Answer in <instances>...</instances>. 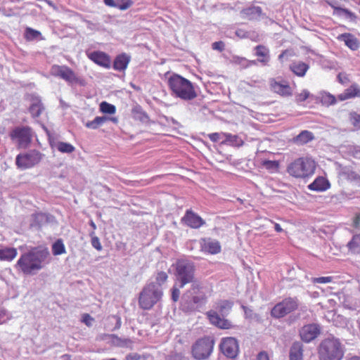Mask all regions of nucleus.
I'll use <instances>...</instances> for the list:
<instances>
[{"label": "nucleus", "mask_w": 360, "mask_h": 360, "mask_svg": "<svg viewBox=\"0 0 360 360\" xmlns=\"http://www.w3.org/2000/svg\"><path fill=\"white\" fill-rule=\"evenodd\" d=\"M49 257L47 248H32L20 255L15 268L25 275H34L44 267Z\"/></svg>", "instance_id": "obj_1"}, {"label": "nucleus", "mask_w": 360, "mask_h": 360, "mask_svg": "<svg viewBox=\"0 0 360 360\" xmlns=\"http://www.w3.org/2000/svg\"><path fill=\"white\" fill-rule=\"evenodd\" d=\"M317 163L311 156L299 157L288 163L286 172L296 179L307 180L315 173Z\"/></svg>", "instance_id": "obj_2"}, {"label": "nucleus", "mask_w": 360, "mask_h": 360, "mask_svg": "<svg viewBox=\"0 0 360 360\" xmlns=\"http://www.w3.org/2000/svg\"><path fill=\"white\" fill-rule=\"evenodd\" d=\"M167 84L175 97L184 101H191L197 97L192 82L178 74H172L168 78Z\"/></svg>", "instance_id": "obj_3"}, {"label": "nucleus", "mask_w": 360, "mask_h": 360, "mask_svg": "<svg viewBox=\"0 0 360 360\" xmlns=\"http://www.w3.org/2000/svg\"><path fill=\"white\" fill-rule=\"evenodd\" d=\"M233 306V302L227 300H221L216 303V309L218 311L210 310L206 313V316L211 324L220 329H231L234 328L232 323L221 316H226L229 314Z\"/></svg>", "instance_id": "obj_4"}, {"label": "nucleus", "mask_w": 360, "mask_h": 360, "mask_svg": "<svg viewBox=\"0 0 360 360\" xmlns=\"http://www.w3.org/2000/svg\"><path fill=\"white\" fill-rule=\"evenodd\" d=\"M319 360H342L345 354L344 346L335 338H326L319 346Z\"/></svg>", "instance_id": "obj_5"}, {"label": "nucleus", "mask_w": 360, "mask_h": 360, "mask_svg": "<svg viewBox=\"0 0 360 360\" xmlns=\"http://www.w3.org/2000/svg\"><path fill=\"white\" fill-rule=\"evenodd\" d=\"M175 268V276L179 283V288H183L186 285L195 282V266L194 263L186 259H178L174 265Z\"/></svg>", "instance_id": "obj_6"}, {"label": "nucleus", "mask_w": 360, "mask_h": 360, "mask_svg": "<svg viewBox=\"0 0 360 360\" xmlns=\"http://www.w3.org/2000/svg\"><path fill=\"white\" fill-rule=\"evenodd\" d=\"M163 292L155 283L146 284L139 293V305L144 310L151 309L162 298Z\"/></svg>", "instance_id": "obj_7"}, {"label": "nucleus", "mask_w": 360, "mask_h": 360, "mask_svg": "<svg viewBox=\"0 0 360 360\" xmlns=\"http://www.w3.org/2000/svg\"><path fill=\"white\" fill-rule=\"evenodd\" d=\"M215 341L212 336L198 338L191 347V355L195 360H206L213 352Z\"/></svg>", "instance_id": "obj_8"}, {"label": "nucleus", "mask_w": 360, "mask_h": 360, "mask_svg": "<svg viewBox=\"0 0 360 360\" xmlns=\"http://www.w3.org/2000/svg\"><path fill=\"white\" fill-rule=\"evenodd\" d=\"M34 131L30 127L19 126L12 129L9 136L19 148H27L32 143Z\"/></svg>", "instance_id": "obj_9"}, {"label": "nucleus", "mask_w": 360, "mask_h": 360, "mask_svg": "<svg viewBox=\"0 0 360 360\" xmlns=\"http://www.w3.org/2000/svg\"><path fill=\"white\" fill-rule=\"evenodd\" d=\"M44 156V155L37 150H30L16 156L15 165L21 169H30L38 165Z\"/></svg>", "instance_id": "obj_10"}, {"label": "nucleus", "mask_w": 360, "mask_h": 360, "mask_svg": "<svg viewBox=\"0 0 360 360\" xmlns=\"http://www.w3.org/2000/svg\"><path fill=\"white\" fill-rule=\"evenodd\" d=\"M205 289V286L200 281H195L191 283L190 288L186 292L191 304L198 307L207 302L208 295Z\"/></svg>", "instance_id": "obj_11"}, {"label": "nucleus", "mask_w": 360, "mask_h": 360, "mask_svg": "<svg viewBox=\"0 0 360 360\" xmlns=\"http://www.w3.org/2000/svg\"><path fill=\"white\" fill-rule=\"evenodd\" d=\"M298 300L296 297H287L277 303L271 311V315L276 319L283 318L297 309Z\"/></svg>", "instance_id": "obj_12"}, {"label": "nucleus", "mask_w": 360, "mask_h": 360, "mask_svg": "<svg viewBox=\"0 0 360 360\" xmlns=\"http://www.w3.org/2000/svg\"><path fill=\"white\" fill-rule=\"evenodd\" d=\"M50 74L56 77H60L69 83H79V79L75 72L67 65H53L50 70Z\"/></svg>", "instance_id": "obj_13"}, {"label": "nucleus", "mask_w": 360, "mask_h": 360, "mask_svg": "<svg viewBox=\"0 0 360 360\" xmlns=\"http://www.w3.org/2000/svg\"><path fill=\"white\" fill-rule=\"evenodd\" d=\"M221 353L229 359H235L239 352L238 340L233 337L223 338L219 345Z\"/></svg>", "instance_id": "obj_14"}, {"label": "nucleus", "mask_w": 360, "mask_h": 360, "mask_svg": "<svg viewBox=\"0 0 360 360\" xmlns=\"http://www.w3.org/2000/svg\"><path fill=\"white\" fill-rule=\"evenodd\" d=\"M86 56L89 60L102 68L109 69L111 67L110 56L103 51L86 52Z\"/></svg>", "instance_id": "obj_15"}, {"label": "nucleus", "mask_w": 360, "mask_h": 360, "mask_svg": "<svg viewBox=\"0 0 360 360\" xmlns=\"http://www.w3.org/2000/svg\"><path fill=\"white\" fill-rule=\"evenodd\" d=\"M269 86L273 92L283 97H288L292 95V88L288 82H279L275 79H271Z\"/></svg>", "instance_id": "obj_16"}, {"label": "nucleus", "mask_w": 360, "mask_h": 360, "mask_svg": "<svg viewBox=\"0 0 360 360\" xmlns=\"http://www.w3.org/2000/svg\"><path fill=\"white\" fill-rule=\"evenodd\" d=\"M201 250L210 255H217L221 251L220 243L211 238H204L200 241Z\"/></svg>", "instance_id": "obj_17"}, {"label": "nucleus", "mask_w": 360, "mask_h": 360, "mask_svg": "<svg viewBox=\"0 0 360 360\" xmlns=\"http://www.w3.org/2000/svg\"><path fill=\"white\" fill-rule=\"evenodd\" d=\"M320 333V328L316 324H308L302 328L300 334L302 340L309 342L314 340Z\"/></svg>", "instance_id": "obj_18"}, {"label": "nucleus", "mask_w": 360, "mask_h": 360, "mask_svg": "<svg viewBox=\"0 0 360 360\" xmlns=\"http://www.w3.org/2000/svg\"><path fill=\"white\" fill-rule=\"evenodd\" d=\"M182 220L188 226L192 229H199L205 224V221L190 210L186 212Z\"/></svg>", "instance_id": "obj_19"}, {"label": "nucleus", "mask_w": 360, "mask_h": 360, "mask_svg": "<svg viewBox=\"0 0 360 360\" xmlns=\"http://www.w3.org/2000/svg\"><path fill=\"white\" fill-rule=\"evenodd\" d=\"M255 56L257 58V61L262 65H267L270 61L269 49L264 45H257L255 47Z\"/></svg>", "instance_id": "obj_20"}, {"label": "nucleus", "mask_w": 360, "mask_h": 360, "mask_svg": "<svg viewBox=\"0 0 360 360\" xmlns=\"http://www.w3.org/2000/svg\"><path fill=\"white\" fill-rule=\"evenodd\" d=\"M355 97L360 98V86L357 84H352L343 93L338 96V99L343 101Z\"/></svg>", "instance_id": "obj_21"}, {"label": "nucleus", "mask_w": 360, "mask_h": 360, "mask_svg": "<svg viewBox=\"0 0 360 360\" xmlns=\"http://www.w3.org/2000/svg\"><path fill=\"white\" fill-rule=\"evenodd\" d=\"M108 120L111 121L115 124H117L118 122V119L116 117H108L105 116H97L93 120L88 121L85 124V127L88 129H96Z\"/></svg>", "instance_id": "obj_22"}, {"label": "nucleus", "mask_w": 360, "mask_h": 360, "mask_svg": "<svg viewBox=\"0 0 360 360\" xmlns=\"http://www.w3.org/2000/svg\"><path fill=\"white\" fill-rule=\"evenodd\" d=\"M328 180L323 176H318L314 181L308 185V188L314 191H324L330 188Z\"/></svg>", "instance_id": "obj_23"}, {"label": "nucleus", "mask_w": 360, "mask_h": 360, "mask_svg": "<svg viewBox=\"0 0 360 360\" xmlns=\"http://www.w3.org/2000/svg\"><path fill=\"white\" fill-rule=\"evenodd\" d=\"M339 40L343 41L345 45L352 51L357 50L360 46L359 41L350 33H344L338 36Z\"/></svg>", "instance_id": "obj_24"}, {"label": "nucleus", "mask_w": 360, "mask_h": 360, "mask_svg": "<svg viewBox=\"0 0 360 360\" xmlns=\"http://www.w3.org/2000/svg\"><path fill=\"white\" fill-rule=\"evenodd\" d=\"M346 247L349 254L352 255H359L360 233L354 234L350 240L347 243Z\"/></svg>", "instance_id": "obj_25"}, {"label": "nucleus", "mask_w": 360, "mask_h": 360, "mask_svg": "<svg viewBox=\"0 0 360 360\" xmlns=\"http://www.w3.org/2000/svg\"><path fill=\"white\" fill-rule=\"evenodd\" d=\"M130 62V57L126 53L117 55L113 62L112 68L117 71H124Z\"/></svg>", "instance_id": "obj_26"}, {"label": "nucleus", "mask_w": 360, "mask_h": 360, "mask_svg": "<svg viewBox=\"0 0 360 360\" xmlns=\"http://www.w3.org/2000/svg\"><path fill=\"white\" fill-rule=\"evenodd\" d=\"M309 69V65L302 61H294L290 65V70L297 77H303Z\"/></svg>", "instance_id": "obj_27"}, {"label": "nucleus", "mask_w": 360, "mask_h": 360, "mask_svg": "<svg viewBox=\"0 0 360 360\" xmlns=\"http://www.w3.org/2000/svg\"><path fill=\"white\" fill-rule=\"evenodd\" d=\"M314 139V136L312 132L303 130L292 139V142L297 145L302 146L311 141Z\"/></svg>", "instance_id": "obj_28"}, {"label": "nucleus", "mask_w": 360, "mask_h": 360, "mask_svg": "<svg viewBox=\"0 0 360 360\" xmlns=\"http://www.w3.org/2000/svg\"><path fill=\"white\" fill-rule=\"evenodd\" d=\"M221 134L225 137V140L221 142V144H227L237 148L241 147L244 144V141L238 135L229 133H221Z\"/></svg>", "instance_id": "obj_29"}, {"label": "nucleus", "mask_w": 360, "mask_h": 360, "mask_svg": "<svg viewBox=\"0 0 360 360\" xmlns=\"http://www.w3.org/2000/svg\"><path fill=\"white\" fill-rule=\"evenodd\" d=\"M18 255L15 248H4L0 249V261L11 262Z\"/></svg>", "instance_id": "obj_30"}, {"label": "nucleus", "mask_w": 360, "mask_h": 360, "mask_svg": "<svg viewBox=\"0 0 360 360\" xmlns=\"http://www.w3.org/2000/svg\"><path fill=\"white\" fill-rule=\"evenodd\" d=\"M326 3L333 9V15H340L341 14H344L352 20H354L356 18L355 13L349 10L336 6L333 2L328 1H326Z\"/></svg>", "instance_id": "obj_31"}, {"label": "nucleus", "mask_w": 360, "mask_h": 360, "mask_svg": "<svg viewBox=\"0 0 360 360\" xmlns=\"http://www.w3.org/2000/svg\"><path fill=\"white\" fill-rule=\"evenodd\" d=\"M290 360H303V349L300 342H295L291 347Z\"/></svg>", "instance_id": "obj_32"}, {"label": "nucleus", "mask_w": 360, "mask_h": 360, "mask_svg": "<svg viewBox=\"0 0 360 360\" xmlns=\"http://www.w3.org/2000/svg\"><path fill=\"white\" fill-rule=\"evenodd\" d=\"M44 106L39 99H33L29 108V112L33 117H38L41 114Z\"/></svg>", "instance_id": "obj_33"}, {"label": "nucleus", "mask_w": 360, "mask_h": 360, "mask_svg": "<svg viewBox=\"0 0 360 360\" xmlns=\"http://www.w3.org/2000/svg\"><path fill=\"white\" fill-rule=\"evenodd\" d=\"M232 63L233 64H236L237 65H239L241 68L246 69L252 65H257V60H250L244 57L240 56H233L232 58Z\"/></svg>", "instance_id": "obj_34"}, {"label": "nucleus", "mask_w": 360, "mask_h": 360, "mask_svg": "<svg viewBox=\"0 0 360 360\" xmlns=\"http://www.w3.org/2000/svg\"><path fill=\"white\" fill-rule=\"evenodd\" d=\"M51 147H56L58 151L63 153H71L75 151V148L70 143L59 141L55 145L51 143Z\"/></svg>", "instance_id": "obj_35"}, {"label": "nucleus", "mask_w": 360, "mask_h": 360, "mask_svg": "<svg viewBox=\"0 0 360 360\" xmlns=\"http://www.w3.org/2000/svg\"><path fill=\"white\" fill-rule=\"evenodd\" d=\"M262 166L270 172H277L280 167V162L277 160H263L262 162Z\"/></svg>", "instance_id": "obj_36"}, {"label": "nucleus", "mask_w": 360, "mask_h": 360, "mask_svg": "<svg viewBox=\"0 0 360 360\" xmlns=\"http://www.w3.org/2000/svg\"><path fill=\"white\" fill-rule=\"evenodd\" d=\"M65 247L62 240V239H58L53 245H52V253L53 255H60L65 253Z\"/></svg>", "instance_id": "obj_37"}, {"label": "nucleus", "mask_w": 360, "mask_h": 360, "mask_svg": "<svg viewBox=\"0 0 360 360\" xmlns=\"http://www.w3.org/2000/svg\"><path fill=\"white\" fill-rule=\"evenodd\" d=\"M100 111L103 113L112 115L115 113L116 108L112 104L103 101L100 104Z\"/></svg>", "instance_id": "obj_38"}, {"label": "nucleus", "mask_w": 360, "mask_h": 360, "mask_svg": "<svg viewBox=\"0 0 360 360\" xmlns=\"http://www.w3.org/2000/svg\"><path fill=\"white\" fill-rule=\"evenodd\" d=\"M349 119L351 124L353 126L354 129H360V114L356 112L352 111L349 115Z\"/></svg>", "instance_id": "obj_39"}, {"label": "nucleus", "mask_w": 360, "mask_h": 360, "mask_svg": "<svg viewBox=\"0 0 360 360\" xmlns=\"http://www.w3.org/2000/svg\"><path fill=\"white\" fill-rule=\"evenodd\" d=\"M310 98H313V95L307 89H303L300 93L295 95V101L300 104Z\"/></svg>", "instance_id": "obj_40"}, {"label": "nucleus", "mask_w": 360, "mask_h": 360, "mask_svg": "<svg viewBox=\"0 0 360 360\" xmlns=\"http://www.w3.org/2000/svg\"><path fill=\"white\" fill-rule=\"evenodd\" d=\"M40 36L41 32L37 30H35L31 27H27L25 29V37L28 41L37 39Z\"/></svg>", "instance_id": "obj_41"}, {"label": "nucleus", "mask_w": 360, "mask_h": 360, "mask_svg": "<svg viewBox=\"0 0 360 360\" xmlns=\"http://www.w3.org/2000/svg\"><path fill=\"white\" fill-rule=\"evenodd\" d=\"M91 237V245L98 251H101L103 249L102 245L100 242V239L96 236L95 232L92 231L89 233Z\"/></svg>", "instance_id": "obj_42"}, {"label": "nucleus", "mask_w": 360, "mask_h": 360, "mask_svg": "<svg viewBox=\"0 0 360 360\" xmlns=\"http://www.w3.org/2000/svg\"><path fill=\"white\" fill-rule=\"evenodd\" d=\"M116 8L121 11H125L133 5L131 0H115Z\"/></svg>", "instance_id": "obj_43"}, {"label": "nucleus", "mask_w": 360, "mask_h": 360, "mask_svg": "<svg viewBox=\"0 0 360 360\" xmlns=\"http://www.w3.org/2000/svg\"><path fill=\"white\" fill-rule=\"evenodd\" d=\"M322 102L327 105H335L337 102V98L335 96L327 93L325 94L322 97Z\"/></svg>", "instance_id": "obj_44"}, {"label": "nucleus", "mask_w": 360, "mask_h": 360, "mask_svg": "<svg viewBox=\"0 0 360 360\" xmlns=\"http://www.w3.org/2000/svg\"><path fill=\"white\" fill-rule=\"evenodd\" d=\"M262 11L261 8L259 6H252L246 8L242 10L241 13L245 15H249L250 14L255 13H260Z\"/></svg>", "instance_id": "obj_45"}, {"label": "nucleus", "mask_w": 360, "mask_h": 360, "mask_svg": "<svg viewBox=\"0 0 360 360\" xmlns=\"http://www.w3.org/2000/svg\"><path fill=\"white\" fill-rule=\"evenodd\" d=\"M9 319H10L6 309L0 307V325L6 323Z\"/></svg>", "instance_id": "obj_46"}, {"label": "nucleus", "mask_w": 360, "mask_h": 360, "mask_svg": "<svg viewBox=\"0 0 360 360\" xmlns=\"http://www.w3.org/2000/svg\"><path fill=\"white\" fill-rule=\"evenodd\" d=\"M333 281L332 276H321L318 278H312V282L314 283H328Z\"/></svg>", "instance_id": "obj_47"}, {"label": "nucleus", "mask_w": 360, "mask_h": 360, "mask_svg": "<svg viewBox=\"0 0 360 360\" xmlns=\"http://www.w3.org/2000/svg\"><path fill=\"white\" fill-rule=\"evenodd\" d=\"M168 278L167 274L165 271H160L157 274L156 281L159 285L165 283Z\"/></svg>", "instance_id": "obj_48"}, {"label": "nucleus", "mask_w": 360, "mask_h": 360, "mask_svg": "<svg viewBox=\"0 0 360 360\" xmlns=\"http://www.w3.org/2000/svg\"><path fill=\"white\" fill-rule=\"evenodd\" d=\"M172 292V300L174 302H176L180 296V290L179 288H177L176 285H174L172 288L171 289Z\"/></svg>", "instance_id": "obj_49"}, {"label": "nucleus", "mask_w": 360, "mask_h": 360, "mask_svg": "<svg viewBox=\"0 0 360 360\" xmlns=\"http://www.w3.org/2000/svg\"><path fill=\"white\" fill-rule=\"evenodd\" d=\"M94 319L91 317L89 314H84L82 316V322L84 323L86 326L90 327L92 325V322Z\"/></svg>", "instance_id": "obj_50"}, {"label": "nucleus", "mask_w": 360, "mask_h": 360, "mask_svg": "<svg viewBox=\"0 0 360 360\" xmlns=\"http://www.w3.org/2000/svg\"><path fill=\"white\" fill-rule=\"evenodd\" d=\"M352 226L355 229L360 228V213H356L352 219Z\"/></svg>", "instance_id": "obj_51"}, {"label": "nucleus", "mask_w": 360, "mask_h": 360, "mask_svg": "<svg viewBox=\"0 0 360 360\" xmlns=\"http://www.w3.org/2000/svg\"><path fill=\"white\" fill-rule=\"evenodd\" d=\"M338 80L342 84H347L349 82V77L345 73H339L338 75Z\"/></svg>", "instance_id": "obj_52"}, {"label": "nucleus", "mask_w": 360, "mask_h": 360, "mask_svg": "<svg viewBox=\"0 0 360 360\" xmlns=\"http://www.w3.org/2000/svg\"><path fill=\"white\" fill-rule=\"evenodd\" d=\"M212 47L214 50H217L220 52L224 50L225 44L223 41H215L212 44Z\"/></svg>", "instance_id": "obj_53"}, {"label": "nucleus", "mask_w": 360, "mask_h": 360, "mask_svg": "<svg viewBox=\"0 0 360 360\" xmlns=\"http://www.w3.org/2000/svg\"><path fill=\"white\" fill-rule=\"evenodd\" d=\"M146 356H141L139 354H130L127 355V360H146Z\"/></svg>", "instance_id": "obj_54"}, {"label": "nucleus", "mask_w": 360, "mask_h": 360, "mask_svg": "<svg viewBox=\"0 0 360 360\" xmlns=\"http://www.w3.org/2000/svg\"><path fill=\"white\" fill-rule=\"evenodd\" d=\"M221 135H222V134L217 133V132H214V133L209 134L208 137L211 141L215 143V142H218L219 141V139L221 138Z\"/></svg>", "instance_id": "obj_55"}, {"label": "nucleus", "mask_w": 360, "mask_h": 360, "mask_svg": "<svg viewBox=\"0 0 360 360\" xmlns=\"http://www.w3.org/2000/svg\"><path fill=\"white\" fill-rule=\"evenodd\" d=\"M257 360H269L267 353L265 352H261L257 355Z\"/></svg>", "instance_id": "obj_56"}, {"label": "nucleus", "mask_w": 360, "mask_h": 360, "mask_svg": "<svg viewBox=\"0 0 360 360\" xmlns=\"http://www.w3.org/2000/svg\"><path fill=\"white\" fill-rule=\"evenodd\" d=\"M103 2L108 6L116 8L115 0H103Z\"/></svg>", "instance_id": "obj_57"}, {"label": "nucleus", "mask_w": 360, "mask_h": 360, "mask_svg": "<svg viewBox=\"0 0 360 360\" xmlns=\"http://www.w3.org/2000/svg\"><path fill=\"white\" fill-rule=\"evenodd\" d=\"M113 318H115L117 321L115 328L119 329L121 327V324H122L121 319L118 316H113Z\"/></svg>", "instance_id": "obj_58"}, {"label": "nucleus", "mask_w": 360, "mask_h": 360, "mask_svg": "<svg viewBox=\"0 0 360 360\" xmlns=\"http://www.w3.org/2000/svg\"><path fill=\"white\" fill-rule=\"evenodd\" d=\"M274 229H275L276 231H277L278 233L283 231V229L281 228L280 224H278V223H274Z\"/></svg>", "instance_id": "obj_59"}, {"label": "nucleus", "mask_w": 360, "mask_h": 360, "mask_svg": "<svg viewBox=\"0 0 360 360\" xmlns=\"http://www.w3.org/2000/svg\"><path fill=\"white\" fill-rule=\"evenodd\" d=\"M119 340L120 342V345H127V343H131V341L129 340V339H124V340H121L119 338Z\"/></svg>", "instance_id": "obj_60"}, {"label": "nucleus", "mask_w": 360, "mask_h": 360, "mask_svg": "<svg viewBox=\"0 0 360 360\" xmlns=\"http://www.w3.org/2000/svg\"><path fill=\"white\" fill-rule=\"evenodd\" d=\"M89 225L92 227V229H93L94 230H96V224L94 223V221L93 220H91V221H89Z\"/></svg>", "instance_id": "obj_61"}, {"label": "nucleus", "mask_w": 360, "mask_h": 360, "mask_svg": "<svg viewBox=\"0 0 360 360\" xmlns=\"http://www.w3.org/2000/svg\"><path fill=\"white\" fill-rule=\"evenodd\" d=\"M347 360H360V357H359V356H352L351 358H349Z\"/></svg>", "instance_id": "obj_62"}, {"label": "nucleus", "mask_w": 360, "mask_h": 360, "mask_svg": "<svg viewBox=\"0 0 360 360\" xmlns=\"http://www.w3.org/2000/svg\"><path fill=\"white\" fill-rule=\"evenodd\" d=\"M237 200L242 205L244 203V200L240 198H238Z\"/></svg>", "instance_id": "obj_63"}]
</instances>
